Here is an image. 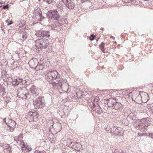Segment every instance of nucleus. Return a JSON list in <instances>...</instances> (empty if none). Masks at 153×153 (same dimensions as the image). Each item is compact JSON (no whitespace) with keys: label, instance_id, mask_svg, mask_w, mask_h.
<instances>
[{"label":"nucleus","instance_id":"1","mask_svg":"<svg viewBox=\"0 0 153 153\" xmlns=\"http://www.w3.org/2000/svg\"><path fill=\"white\" fill-rule=\"evenodd\" d=\"M35 45L38 48L45 49L49 45L48 40L47 39H38L35 41Z\"/></svg>","mask_w":153,"mask_h":153},{"label":"nucleus","instance_id":"2","mask_svg":"<svg viewBox=\"0 0 153 153\" xmlns=\"http://www.w3.org/2000/svg\"><path fill=\"white\" fill-rule=\"evenodd\" d=\"M17 94L18 97L23 99H26L29 96L27 89L24 87L19 88L17 91Z\"/></svg>","mask_w":153,"mask_h":153},{"label":"nucleus","instance_id":"3","mask_svg":"<svg viewBox=\"0 0 153 153\" xmlns=\"http://www.w3.org/2000/svg\"><path fill=\"white\" fill-rule=\"evenodd\" d=\"M48 80H54L60 77V75L55 70L49 71L46 74Z\"/></svg>","mask_w":153,"mask_h":153},{"label":"nucleus","instance_id":"4","mask_svg":"<svg viewBox=\"0 0 153 153\" xmlns=\"http://www.w3.org/2000/svg\"><path fill=\"white\" fill-rule=\"evenodd\" d=\"M33 103L36 109L42 108L44 105V100L42 97H39L33 101Z\"/></svg>","mask_w":153,"mask_h":153},{"label":"nucleus","instance_id":"5","mask_svg":"<svg viewBox=\"0 0 153 153\" xmlns=\"http://www.w3.org/2000/svg\"><path fill=\"white\" fill-rule=\"evenodd\" d=\"M3 121L9 126V128L8 129V130L11 132H13L14 130V129L15 128L16 125L15 121L11 119H8L6 121V118L4 119Z\"/></svg>","mask_w":153,"mask_h":153},{"label":"nucleus","instance_id":"6","mask_svg":"<svg viewBox=\"0 0 153 153\" xmlns=\"http://www.w3.org/2000/svg\"><path fill=\"white\" fill-rule=\"evenodd\" d=\"M36 35L38 37H49L50 36V32L48 30H44L41 29L36 31Z\"/></svg>","mask_w":153,"mask_h":153},{"label":"nucleus","instance_id":"7","mask_svg":"<svg viewBox=\"0 0 153 153\" xmlns=\"http://www.w3.org/2000/svg\"><path fill=\"white\" fill-rule=\"evenodd\" d=\"M134 126L137 129L139 130L142 132H144L146 129L147 128L148 125H145L144 124L136 122H135Z\"/></svg>","mask_w":153,"mask_h":153},{"label":"nucleus","instance_id":"8","mask_svg":"<svg viewBox=\"0 0 153 153\" xmlns=\"http://www.w3.org/2000/svg\"><path fill=\"white\" fill-rule=\"evenodd\" d=\"M48 13L49 15L51 16L52 19L58 20L60 18V16L56 10H49L48 12Z\"/></svg>","mask_w":153,"mask_h":153},{"label":"nucleus","instance_id":"9","mask_svg":"<svg viewBox=\"0 0 153 153\" xmlns=\"http://www.w3.org/2000/svg\"><path fill=\"white\" fill-rule=\"evenodd\" d=\"M30 91L32 95L36 96L38 95L39 93V88L34 85L32 86L30 89Z\"/></svg>","mask_w":153,"mask_h":153},{"label":"nucleus","instance_id":"10","mask_svg":"<svg viewBox=\"0 0 153 153\" xmlns=\"http://www.w3.org/2000/svg\"><path fill=\"white\" fill-rule=\"evenodd\" d=\"M116 102V100L111 98L104 100L105 103H107L108 106L109 107H114Z\"/></svg>","mask_w":153,"mask_h":153},{"label":"nucleus","instance_id":"11","mask_svg":"<svg viewBox=\"0 0 153 153\" xmlns=\"http://www.w3.org/2000/svg\"><path fill=\"white\" fill-rule=\"evenodd\" d=\"M92 106L91 107V108L94 111L98 114H100L102 112V109L100 108L99 105H95V104L93 102H92Z\"/></svg>","mask_w":153,"mask_h":153},{"label":"nucleus","instance_id":"12","mask_svg":"<svg viewBox=\"0 0 153 153\" xmlns=\"http://www.w3.org/2000/svg\"><path fill=\"white\" fill-rule=\"evenodd\" d=\"M148 97V94L147 93H144L143 94H142V95H139L137 96V98H141L142 101H143V102H146L149 100Z\"/></svg>","mask_w":153,"mask_h":153},{"label":"nucleus","instance_id":"13","mask_svg":"<svg viewBox=\"0 0 153 153\" xmlns=\"http://www.w3.org/2000/svg\"><path fill=\"white\" fill-rule=\"evenodd\" d=\"M65 4V5L69 9L74 8L75 7V4L73 0H69L68 2H66Z\"/></svg>","mask_w":153,"mask_h":153},{"label":"nucleus","instance_id":"14","mask_svg":"<svg viewBox=\"0 0 153 153\" xmlns=\"http://www.w3.org/2000/svg\"><path fill=\"white\" fill-rule=\"evenodd\" d=\"M20 35L21 37L20 40L24 41L26 39L28 34L25 31H22L20 32Z\"/></svg>","mask_w":153,"mask_h":153},{"label":"nucleus","instance_id":"15","mask_svg":"<svg viewBox=\"0 0 153 153\" xmlns=\"http://www.w3.org/2000/svg\"><path fill=\"white\" fill-rule=\"evenodd\" d=\"M23 80L22 79L19 78L14 79L13 82V84L15 86H17L19 84H23Z\"/></svg>","mask_w":153,"mask_h":153},{"label":"nucleus","instance_id":"16","mask_svg":"<svg viewBox=\"0 0 153 153\" xmlns=\"http://www.w3.org/2000/svg\"><path fill=\"white\" fill-rule=\"evenodd\" d=\"M114 108L117 110H121L123 108V106L121 103L116 101L114 104Z\"/></svg>","mask_w":153,"mask_h":153},{"label":"nucleus","instance_id":"17","mask_svg":"<svg viewBox=\"0 0 153 153\" xmlns=\"http://www.w3.org/2000/svg\"><path fill=\"white\" fill-rule=\"evenodd\" d=\"M120 130V128H114L113 129V130H112L111 133L113 134V135L117 136L121 133V131Z\"/></svg>","mask_w":153,"mask_h":153},{"label":"nucleus","instance_id":"18","mask_svg":"<svg viewBox=\"0 0 153 153\" xmlns=\"http://www.w3.org/2000/svg\"><path fill=\"white\" fill-rule=\"evenodd\" d=\"M26 118L29 120V122L33 121V112H29L27 115Z\"/></svg>","mask_w":153,"mask_h":153},{"label":"nucleus","instance_id":"19","mask_svg":"<svg viewBox=\"0 0 153 153\" xmlns=\"http://www.w3.org/2000/svg\"><path fill=\"white\" fill-rule=\"evenodd\" d=\"M44 63H38L37 65L35 67V69L36 71L42 70L44 68Z\"/></svg>","mask_w":153,"mask_h":153},{"label":"nucleus","instance_id":"20","mask_svg":"<svg viewBox=\"0 0 153 153\" xmlns=\"http://www.w3.org/2000/svg\"><path fill=\"white\" fill-rule=\"evenodd\" d=\"M31 149L30 147L26 145L25 147H22V150L23 152H27L31 151Z\"/></svg>","mask_w":153,"mask_h":153},{"label":"nucleus","instance_id":"21","mask_svg":"<svg viewBox=\"0 0 153 153\" xmlns=\"http://www.w3.org/2000/svg\"><path fill=\"white\" fill-rule=\"evenodd\" d=\"M52 27L54 30L58 31H59V30H61V27L59 26V24L58 23L53 24Z\"/></svg>","mask_w":153,"mask_h":153},{"label":"nucleus","instance_id":"22","mask_svg":"<svg viewBox=\"0 0 153 153\" xmlns=\"http://www.w3.org/2000/svg\"><path fill=\"white\" fill-rule=\"evenodd\" d=\"M67 82V80L66 79H60L57 82L59 85V86L61 87L62 84H64L65 83H66Z\"/></svg>","mask_w":153,"mask_h":153},{"label":"nucleus","instance_id":"23","mask_svg":"<svg viewBox=\"0 0 153 153\" xmlns=\"http://www.w3.org/2000/svg\"><path fill=\"white\" fill-rule=\"evenodd\" d=\"M22 138V134H20L19 135L15 136L14 137V140L16 142L20 141Z\"/></svg>","mask_w":153,"mask_h":153},{"label":"nucleus","instance_id":"24","mask_svg":"<svg viewBox=\"0 0 153 153\" xmlns=\"http://www.w3.org/2000/svg\"><path fill=\"white\" fill-rule=\"evenodd\" d=\"M39 115L36 112H33V121H36L38 120V117Z\"/></svg>","mask_w":153,"mask_h":153},{"label":"nucleus","instance_id":"25","mask_svg":"<svg viewBox=\"0 0 153 153\" xmlns=\"http://www.w3.org/2000/svg\"><path fill=\"white\" fill-rule=\"evenodd\" d=\"M148 118H145L144 119H142L140 120V121L139 123H142L143 124H145V125H148V121H147V120L148 119Z\"/></svg>","mask_w":153,"mask_h":153},{"label":"nucleus","instance_id":"26","mask_svg":"<svg viewBox=\"0 0 153 153\" xmlns=\"http://www.w3.org/2000/svg\"><path fill=\"white\" fill-rule=\"evenodd\" d=\"M25 23L23 21H22L20 22L19 24V27H21L22 29H24L26 28Z\"/></svg>","mask_w":153,"mask_h":153},{"label":"nucleus","instance_id":"27","mask_svg":"<svg viewBox=\"0 0 153 153\" xmlns=\"http://www.w3.org/2000/svg\"><path fill=\"white\" fill-rule=\"evenodd\" d=\"M105 44L103 42H102L100 45L99 46L101 50L103 52L105 53V51L104 49V47Z\"/></svg>","mask_w":153,"mask_h":153},{"label":"nucleus","instance_id":"28","mask_svg":"<svg viewBox=\"0 0 153 153\" xmlns=\"http://www.w3.org/2000/svg\"><path fill=\"white\" fill-rule=\"evenodd\" d=\"M53 0H43V2L45 3H48V4H50L53 2Z\"/></svg>","mask_w":153,"mask_h":153},{"label":"nucleus","instance_id":"29","mask_svg":"<svg viewBox=\"0 0 153 153\" xmlns=\"http://www.w3.org/2000/svg\"><path fill=\"white\" fill-rule=\"evenodd\" d=\"M34 13H36V14H37V16H39L41 19L43 18V17L42 16V14L41 13H40L38 11H34Z\"/></svg>","mask_w":153,"mask_h":153},{"label":"nucleus","instance_id":"30","mask_svg":"<svg viewBox=\"0 0 153 153\" xmlns=\"http://www.w3.org/2000/svg\"><path fill=\"white\" fill-rule=\"evenodd\" d=\"M57 126L59 127L61 126V124L59 123H54L52 125V127L56 129L57 127H56V126Z\"/></svg>","mask_w":153,"mask_h":153},{"label":"nucleus","instance_id":"31","mask_svg":"<svg viewBox=\"0 0 153 153\" xmlns=\"http://www.w3.org/2000/svg\"><path fill=\"white\" fill-rule=\"evenodd\" d=\"M51 84L53 87H59L57 81L56 82H53L51 83Z\"/></svg>","mask_w":153,"mask_h":153},{"label":"nucleus","instance_id":"32","mask_svg":"<svg viewBox=\"0 0 153 153\" xmlns=\"http://www.w3.org/2000/svg\"><path fill=\"white\" fill-rule=\"evenodd\" d=\"M19 142H20V145L21 146V147L22 148V147H25L26 145H25L24 142L22 140H21L19 141Z\"/></svg>","mask_w":153,"mask_h":153},{"label":"nucleus","instance_id":"33","mask_svg":"<svg viewBox=\"0 0 153 153\" xmlns=\"http://www.w3.org/2000/svg\"><path fill=\"white\" fill-rule=\"evenodd\" d=\"M95 37V36L93 34H91V37L90 38V40H93L94 39Z\"/></svg>","mask_w":153,"mask_h":153},{"label":"nucleus","instance_id":"34","mask_svg":"<svg viewBox=\"0 0 153 153\" xmlns=\"http://www.w3.org/2000/svg\"><path fill=\"white\" fill-rule=\"evenodd\" d=\"M34 153H46V152L44 151H39V150H36Z\"/></svg>","mask_w":153,"mask_h":153},{"label":"nucleus","instance_id":"35","mask_svg":"<svg viewBox=\"0 0 153 153\" xmlns=\"http://www.w3.org/2000/svg\"><path fill=\"white\" fill-rule=\"evenodd\" d=\"M8 8V4H7L6 5H5V6H3V8L4 9H7Z\"/></svg>","mask_w":153,"mask_h":153},{"label":"nucleus","instance_id":"36","mask_svg":"<svg viewBox=\"0 0 153 153\" xmlns=\"http://www.w3.org/2000/svg\"><path fill=\"white\" fill-rule=\"evenodd\" d=\"M149 136L151 138L153 139V134L150 133L149 134Z\"/></svg>","mask_w":153,"mask_h":153},{"label":"nucleus","instance_id":"37","mask_svg":"<svg viewBox=\"0 0 153 153\" xmlns=\"http://www.w3.org/2000/svg\"><path fill=\"white\" fill-rule=\"evenodd\" d=\"M62 1L63 2V3H64V4H65L66 3V2H68L69 0H62Z\"/></svg>","mask_w":153,"mask_h":153},{"label":"nucleus","instance_id":"38","mask_svg":"<svg viewBox=\"0 0 153 153\" xmlns=\"http://www.w3.org/2000/svg\"><path fill=\"white\" fill-rule=\"evenodd\" d=\"M88 0H81V1L82 3H83Z\"/></svg>","mask_w":153,"mask_h":153},{"label":"nucleus","instance_id":"39","mask_svg":"<svg viewBox=\"0 0 153 153\" xmlns=\"http://www.w3.org/2000/svg\"><path fill=\"white\" fill-rule=\"evenodd\" d=\"M4 146L3 144L0 143V147H3Z\"/></svg>","mask_w":153,"mask_h":153},{"label":"nucleus","instance_id":"40","mask_svg":"<svg viewBox=\"0 0 153 153\" xmlns=\"http://www.w3.org/2000/svg\"><path fill=\"white\" fill-rule=\"evenodd\" d=\"M2 90L3 92H4L5 91V88H2Z\"/></svg>","mask_w":153,"mask_h":153},{"label":"nucleus","instance_id":"41","mask_svg":"<svg viewBox=\"0 0 153 153\" xmlns=\"http://www.w3.org/2000/svg\"><path fill=\"white\" fill-rule=\"evenodd\" d=\"M110 37L111 38H112L113 40H114L115 39L114 37L113 36H111Z\"/></svg>","mask_w":153,"mask_h":153},{"label":"nucleus","instance_id":"42","mask_svg":"<svg viewBox=\"0 0 153 153\" xmlns=\"http://www.w3.org/2000/svg\"><path fill=\"white\" fill-rule=\"evenodd\" d=\"M10 22H10V23H9L8 24V25H10L13 23V22H12L11 21Z\"/></svg>","mask_w":153,"mask_h":153},{"label":"nucleus","instance_id":"43","mask_svg":"<svg viewBox=\"0 0 153 153\" xmlns=\"http://www.w3.org/2000/svg\"><path fill=\"white\" fill-rule=\"evenodd\" d=\"M8 150H10V147H9V148H8Z\"/></svg>","mask_w":153,"mask_h":153},{"label":"nucleus","instance_id":"44","mask_svg":"<svg viewBox=\"0 0 153 153\" xmlns=\"http://www.w3.org/2000/svg\"><path fill=\"white\" fill-rule=\"evenodd\" d=\"M3 148H4V149H5V148L4 147H3Z\"/></svg>","mask_w":153,"mask_h":153},{"label":"nucleus","instance_id":"45","mask_svg":"<svg viewBox=\"0 0 153 153\" xmlns=\"http://www.w3.org/2000/svg\"><path fill=\"white\" fill-rule=\"evenodd\" d=\"M39 1H40V0H38Z\"/></svg>","mask_w":153,"mask_h":153}]
</instances>
